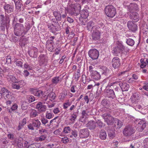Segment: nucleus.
<instances>
[{
  "label": "nucleus",
  "mask_w": 148,
  "mask_h": 148,
  "mask_svg": "<svg viewBox=\"0 0 148 148\" xmlns=\"http://www.w3.org/2000/svg\"><path fill=\"white\" fill-rule=\"evenodd\" d=\"M50 40H47L46 42V47H48V46L49 45H52L53 43V42H51L50 41Z\"/></svg>",
  "instance_id": "338daca9"
},
{
  "label": "nucleus",
  "mask_w": 148,
  "mask_h": 148,
  "mask_svg": "<svg viewBox=\"0 0 148 148\" xmlns=\"http://www.w3.org/2000/svg\"><path fill=\"white\" fill-rule=\"evenodd\" d=\"M115 123H116L117 125L118 126V127L120 128L122 125L123 123L122 122L118 119H115Z\"/></svg>",
  "instance_id": "58836bf2"
},
{
  "label": "nucleus",
  "mask_w": 148,
  "mask_h": 148,
  "mask_svg": "<svg viewBox=\"0 0 148 148\" xmlns=\"http://www.w3.org/2000/svg\"><path fill=\"white\" fill-rule=\"evenodd\" d=\"M99 27L97 26H93L92 27V40L96 41L100 39L101 32L99 30Z\"/></svg>",
  "instance_id": "20e7f679"
},
{
  "label": "nucleus",
  "mask_w": 148,
  "mask_h": 148,
  "mask_svg": "<svg viewBox=\"0 0 148 148\" xmlns=\"http://www.w3.org/2000/svg\"><path fill=\"white\" fill-rule=\"evenodd\" d=\"M25 125L23 123H22L20 121L19 123V125L18 126V130H19L22 129L23 128V127Z\"/></svg>",
  "instance_id": "603ef678"
},
{
  "label": "nucleus",
  "mask_w": 148,
  "mask_h": 148,
  "mask_svg": "<svg viewBox=\"0 0 148 148\" xmlns=\"http://www.w3.org/2000/svg\"><path fill=\"white\" fill-rule=\"evenodd\" d=\"M31 91L32 93L36 96L40 97L42 95L43 92L41 90L32 89V90Z\"/></svg>",
  "instance_id": "bb28decb"
},
{
  "label": "nucleus",
  "mask_w": 148,
  "mask_h": 148,
  "mask_svg": "<svg viewBox=\"0 0 148 148\" xmlns=\"http://www.w3.org/2000/svg\"><path fill=\"white\" fill-rule=\"evenodd\" d=\"M47 135L44 134L41 135L39 137H38L36 139V141H42L45 140L47 138Z\"/></svg>",
  "instance_id": "473e14b6"
},
{
  "label": "nucleus",
  "mask_w": 148,
  "mask_h": 148,
  "mask_svg": "<svg viewBox=\"0 0 148 148\" xmlns=\"http://www.w3.org/2000/svg\"><path fill=\"white\" fill-rule=\"evenodd\" d=\"M130 15V17L132 21L134 22H138L139 19V16L138 14L136 12H131L130 11L128 13Z\"/></svg>",
  "instance_id": "ddd939ff"
},
{
  "label": "nucleus",
  "mask_w": 148,
  "mask_h": 148,
  "mask_svg": "<svg viewBox=\"0 0 148 148\" xmlns=\"http://www.w3.org/2000/svg\"><path fill=\"white\" fill-rule=\"evenodd\" d=\"M125 47L122 43L119 42H118L116 46L113 48L112 53L116 56H118L119 54L123 53V51Z\"/></svg>",
  "instance_id": "39448f33"
},
{
  "label": "nucleus",
  "mask_w": 148,
  "mask_h": 148,
  "mask_svg": "<svg viewBox=\"0 0 148 148\" xmlns=\"http://www.w3.org/2000/svg\"><path fill=\"white\" fill-rule=\"evenodd\" d=\"M46 108V106L42 104V103L40 102H38L36 106V108L40 112L45 111Z\"/></svg>",
  "instance_id": "a211bd4d"
},
{
  "label": "nucleus",
  "mask_w": 148,
  "mask_h": 148,
  "mask_svg": "<svg viewBox=\"0 0 148 148\" xmlns=\"http://www.w3.org/2000/svg\"><path fill=\"white\" fill-rule=\"evenodd\" d=\"M95 122L98 127L100 128H101L105 126V124L100 120H97Z\"/></svg>",
  "instance_id": "c756f323"
},
{
  "label": "nucleus",
  "mask_w": 148,
  "mask_h": 148,
  "mask_svg": "<svg viewBox=\"0 0 148 148\" xmlns=\"http://www.w3.org/2000/svg\"><path fill=\"white\" fill-rule=\"evenodd\" d=\"M90 0H81L82 4H88L90 1Z\"/></svg>",
  "instance_id": "e2e57ef3"
},
{
  "label": "nucleus",
  "mask_w": 148,
  "mask_h": 148,
  "mask_svg": "<svg viewBox=\"0 0 148 148\" xmlns=\"http://www.w3.org/2000/svg\"><path fill=\"white\" fill-rule=\"evenodd\" d=\"M99 138L102 140L106 139L107 134L106 132L104 130H101L99 131Z\"/></svg>",
  "instance_id": "a878e982"
},
{
  "label": "nucleus",
  "mask_w": 148,
  "mask_h": 148,
  "mask_svg": "<svg viewBox=\"0 0 148 148\" xmlns=\"http://www.w3.org/2000/svg\"><path fill=\"white\" fill-rule=\"evenodd\" d=\"M11 61V56L9 55L7 56L6 63L7 64L10 63Z\"/></svg>",
  "instance_id": "3c124183"
},
{
  "label": "nucleus",
  "mask_w": 148,
  "mask_h": 148,
  "mask_svg": "<svg viewBox=\"0 0 148 148\" xmlns=\"http://www.w3.org/2000/svg\"><path fill=\"white\" fill-rule=\"evenodd\" d=\"M3 8L5 15L9 14L13 12L14 10V6L13 5L7 4L6 3L4 5Z\"/></svg>",
  "instance_id": "f8f14e48"
},
{
  "label": "nucleus",
  "mask_w": 148,
  "mask_h": 148,
  "mask_svg": "<svg viewBox=\"0 0 148 148\" xmlns=\"http://www.w3.org/2000/svg\"><path fill=\"white\" fill-rule=\"evenodd\" d=\"M119 85L123 91H127L130 87L129 84L125 82H121L119 84Z\"/></svg>",
  "instance_id": "412c9836"
},
{
  "label": "nucleus",
  "mask_w": 148,
  "mask_h": 148,
  "mask_svg": "<svg viewBox=\"0 0 148 148\" xmlns=\"http://www.w3.org/2000/svg\"><path fill=\"white\" fill-rule=\"evenodd\" d=\"M41 121L42 124L45 125L48 122V120L44 117L41 118Z\"/></svg>",
  "instance_id": "de8ad7c7"
},
{
  "label": "nucleus",
  "mask_w": 148,
  "mask_h": 148,
  "mask_svg": "<svg viewBox=\"0 0 148 148\" xmlns=\"http://www.w3.org/2000/svg\"><path fill=\"white\" fill-rule=\"evenodd\" d=\"M52 25L54 27V29L56 31H58L60 30V26L59 23L55 24V25L52 24Z\"/></svg>",
  "instance_id": "ea45409f"
},
{
  "label": "nucleus",
  "mask_w": 148,
  "mask_h": 148,
  "mask_svg": "<svg viewBox=\"0 0 148 148\" xmlns=\"http://www.w3.org/2000/svg\"><path fill=\"white\" fill-rule=\"evenodd\" d=\"M39 146L38 143H35L31 144L29 146V147L31 148H39Z\"/></svg>",
  "instance_id": "a18cd8bd"
},
{
  "label": "nucleus",
  "mask_w": 148,
  "mask_h": 148,
  "mask_svg": "<svg viewBox=\"0 0 148 148\" xmlns=\"http://www.w3.org/2000/svg\"><path fill=\"white\" fill-rule=\"evenodd\" d=\"M72 135L70 136V137H72L73 136L75 137L76 138L78 136L77 132L75 130H72Z\"/></svg>",
  "instance_id": "79ce46f5"
},
{
  "label": "nucleus",
  "mask_w": 148,
  "mask_h": 148,
  "mask_svg": "<svg viewBox=\"0 0 148 148\" xmlns=\"http://www.w3.org/2000/svg\"><path fill=\"white\" fill-rule=\"evenodd\" d=\"M95 66L94 65H92L89 66V71L91 73V74H92V73H94V72L96 71L94 70L95 69Z\"/></svg>",
  "instance_id": "37998d69"
},
{
  "label": "nucleus",
  "mask_w": 148,
  "mask_h": 148,
  "mask_svg": "<svg viewBox=\"0 0 148 148\" xmlns=\"http://www.w3.org/2000/svg\"><path fill=\"white\" fill-rule=\"evenodd\" d=\"M29 29L25 30L23 25L19 23H16L14 28V33L15 35L20 36L23 34L25 35L28 30Z\"/></svg>",
  "instance_id": "f03ea898"
},
{
  "label": "nucleus",
  "mask_w": 148,
  "mask_h": 148,
  "mask_svg": "<svg viewBox=\"0 0 148 148\" xmlns=\"http://www.w3.org/2000/svg\"><path fill=\"white\" fill-rule=\"evenodd\" d=\"M135 132V130L131 124L126 125L124 129L123 132L125 136H130Z\"/></svg>",
  "instance_id": "423d86ee"
},
{
  "label": "nucleus",
  "mask_w": 148,
  "mask_h": 148,
  "mask_svg": "<svg viewBox=\"0 0 148 148\" xmlns=\"http://www.w3.org/2000/svg\"><path fill=\"white\" fill-rule=\"evenodd\" d=\"M79 132V136L81 138H86L90 135L89 131L88 128L81 129Z\"/></svg>",
  "instance_id": "9b49d317"
},
{
  "label": "nucleus",
  "mask_w": 148,
  "mask_h": 148,
  "mask_svg": "<svg viewBox=\"0 0 148 148\" xmlns=\"http://www.w3.org/2000/svg\"><path fill=\"white\" fill-rule=\"evenodd\" d=\"M92 22H89L87 24V29L89 30L90 28L92 27Z\"/></svg>",
  "instance_id": "864d4df0"
},
{
  "label": "nucleus",
  "mask_w": 148,
  "mask_h": 148,
  "mask_svg": "<svg viewBox=\"0 0 148 148\" xmlns=\"http://www.w3.org/2000/svg\"><path fill=\"white\" fill-rule=\"evenodd\" d=\"M105 122H106L108 125H112L113 124L115 121V119L110 114L108 113H105L102 115Z\"/></svg>",
  "instance_id": "0eeeda50"
},
{
  "label": "nucleus",
  "mask_w": 148,
  "mask_h": 148,
  "mask_svg": "<svg viewBox=\"0 0 148 148\" xmlns=\"http://www.w3.org/2000/svg\"><path fill=\"white\" fill-rule=\"evenodd\" d=\"M140 120L138 123V126L139 127V130L141 132L143 131L146 126V122L145 120Z\"/></svg>",
  "instance_id": "aec40b11"
},
{
  "label": "nucleus",
  "mask_w": 148,
  "mask_h": 148,
  "mask_svg": "<svg viewBox=\"0 0 148 148\" xmlns=\"http://www.w3.org/2000/svg\"><path fill=\"white\" fill-rule=\"evenodd\" d=\"M61 81V79L59 77H54L52 80L53 84H57L59 81Z\"/></svg>",
  "instance_id": "7c9ffc66"
},
{
  "label": "nucleus",
  "mask_w": 148,
  "mask_h": 148,
  "mask_svg": "<svg viewBox=\"0 0 148 148\" xmlns=\"http://www.w3.org/2000/svg\"><path fill=\"white\" fill-rule=\"evenodd\" d=\"M139 94L138 93H135L131 96V99L132 102L133 103H135L138 100Z\"/></svg>",
  "instance_id": "393cba45"
},
{
  "label": "nucleus",
  "mask_w": 148,
  "mask_h": 148,
  "mask_svg": "<svg viewBox=\"0 0 148 148\" xmlns=\"http://www.w3.org/2000/svg\"><path fill=\"white\" fill-rule=\"evenodd\" d=\"M49 96L51 99L53 100L55 99L56 95L54 93L52 92L50 94Z\"/></svg>",
  "instance_id": "4d7b16f0"
},
{
  "label": "nucleus",
  "mask_w": 148,
  "mask_h": 148,
  "mask_svg": "<svg viewBox=\"0 0 148 148\" xmlns=\"http://www.w3.org/2000/svg\"><path fill=\"white\" fill-rule=\"evenodd\" d=\"M81 5L79 4H77L76 6H74L73 7L71 8V14L72 15H74L75 16H76L77 17V18L79 19L80 23H79L82 25H85L87 22L86 18H80L79 16V15L80 12V10L81 9Z\"/></svg>",
  "instance_id": "f257e3e1"
},
{
  "label": "nucleus",
  "mask_w": 148,
  "mask_h": 148,
  "mask_svg": "<svg viewBox=\"0 0 148 148\" xmlns=\"http://www.w3.org/2000/svg\"><path fill=\"white\" fill-rule=\"evenodd\" d=\"M91 75L92 77L95 80H99L101 77L100 74L97 71L94 72V73H92Z\"/></svg>",
  "instance_id": "cd10ccee"
},
{
  "label": "nucleus",
  "mask_w": 148,
  "mask_h": 148,
  "mask_svg": "<svg viewBox=\"0 0 148 148\" xmlns=\"http://www.w3.org/2000/svg\"><path fill=\"white\" fill-rule=\"evenodd\" d=\"M14 62L15 63L16 66L21 68H23V66L22 65L23 63L21 61L17 60L16 61H15Z\"/></svg>",
  "instance_id": "e433bc0d"
},
{
  "label": "nucleus",
  "mask_w": 148,
  "mask_h": 148,
  "mask_svg": "<svg viewBox=\"0 0 148 148\" xmlns=\"http://www.w3.org/2000/svg\"><path fill=\"white\" fill-rule=\"evenodd\" d=\"M71 104V103L69 101V100H68L67 101L64 103L63 104V108L64 109H66L68 106H70Z\"/></svg>",
  "instance_id": "49530a36"
},
{
  "label": "nucleus",
  "mask_w": 148,
  "mask_h": 148,
  "mask_svg": "<svg viewBox=\"0 0 148 148\" xmlns=\"http://www.w3.org/2000/svg\"><path fill=\"white\" fill-rule=\"evenodd\" d=\"M41 124V122L38 119H34L32 121V123L28 125V127L29 130H34V127L39 128Z\"/></svg>",
  "instance_id": "1a4fd4ad"
},
{
  "label": "nucleus",
  "mask_w": 148,
  "mask_h": 148,
  "mask_svg": "<svg viewBox=\"0 0 148 148\" xmlns=\"http://www.w3.org/2000/svg\"><path fill=\"white\" fill-rule=\"evenodd\" d=\"M27 99L29 103L32 102L35 100L34 97L32 95L29 96L27 97Z\"/></svg>",
  "instance_id": "4c0bfd02"
},
{
  "label": "nucleus",
  "mask_w": 148,
  "mask_h": 148,
  "mask_svg": "<svg viewBox=\"0 0 148 148\" xmlns=\"http://www.w3.org/2000/svg\"><path fill=\"white\" fill-rule=\"evenodd\" d=\"M126 42L128 45L131 46H133L135 43L134 40L133 39L130 38L127 39Z\"/></svg>",
  "instance_id": "2f4dec72"
},
{
  "label": "nucleus",
  "mask_w": 148,
  "mask_h": 148,
  "mask_svg": "<svg viewBox=\"0 0 148 148\" xmlns=\"http://www.w3.org/2000/svg\"><path fill=\"white\" fill-rule=\"evenodd\" d=\"M67 95V93H62L60 94V99H61L63 100L65 97Z\"/></svg>",
  "instance_id": "5fc2aeb1"
},
{
  "label": "nucleus",
  "mask_w": 148,
  "mask_h": 148,
  "mask_svg": "<svg viewBox=\"0 0 148 148\" xmlns=\"http://www.w3.org/2000/svg\"><path fill=\"white\" fill-rule=\"evenodd\" d=\"M53 111L54 113L55 114H57L60 112V110H59V108H54Z\"/></svg>",
  "instance_id": "13d9d810"
},
{
  "label": "nucleus",
  "mask_w": 148,
  "mask_h": 148,
  "mask_svg": "<svg viewBox=\"0 0 148 148\" xmlns=\"http://www.w3.org/2000/svg\"><path fill=\"white\" fill-rule=\"evenodd\" d=\"M8 138L10 140H12L14 139V135L12 134H9L7 135Z\"/></svg>",
  "instance_id": "bf43d9fd"
},
{
  "label": "nucleus",
  "mask_w": 148,
  "mask_h": 148,
  "mask_svg": "<svg viewBox=\"0 0 148 148\" xmlns=\"http://www.w3.org/2000/svg\"><path fill=\"white\" fill-rule=\"evenodd\" d=\"M87 127L90 130H94L96 127V122L94 121H90L86 124Z\"/></svg>",
  "instance_id": "6ab92c4d"
},
{
  "label": "nucleus",
  "mask_w": 148,
  "mask_h": 148,
  "mask_svg": "<svg viewBox=\"0 0 148 148\" xmlns=\"http://www.w3.org/2000/svg\"><path fill=\"white\" fill-rule=\"evenodd\" d=\"M53 116V114L52 113H49L47 111L46 114V116L47 118L48 119H51L52 118Z\"/></svg>",
  "instance_id": "c03bdc74"
},
{
  "label": "nucleus",
  "mask_w": 148,
  "mask_h": 148,
  "mask_svg": "<svg viewBox=\"0 0 148 148\" xmlns=\"http://www.w3.org/2000/svg\"><path fill=\"white\" fill-rule=\"evenodd\" d=\"M53 14L55 18L58 21H60L62 20V15L60 12L58 11H55L53 12Z\"/></svg>",
  "instance_id": "b1692460"
},
{
  "label": "nucleus",
  "mask_w": 148,
  "mask_h": 148,
  "mask_svg": "<svg viewBox=\"0 0 148 148\" xmlns=\"http://www.w3.org/2000/svg\"><path fill=\"white\" fill-rule=\"evenodd\" d=\"M74 76L75 79H76L77 80H78L80 76V74L75 73Z\"/></svg>",
  "instance_id": "052dcab7"
},
{
  "label": "nucleus",
  "mask_w": 148,
  "mask_h": 148,
  "mask_svg": "<svg viewBox=\"0 0 148 148\" xmlns=\"http://www.w3.org/2000/svg\"><path fill=\"white\" fill-rule=\"evenodd\" d=\"M71 129L69 126L65 127L64 128L62 132L64 133L68 134L71 132Z\"/></svg>",
  "instance_id": "c9c22d12"
},
{
  "label": "nucleus",
  "mask_w": 148,
  "mask_h": 148,
  "mask_svg": "<svg viewBox=\"0 0 148 148\" xmlns=\"http://www.w3.org/2000/svg\"><path fill=\"white\" fill-rule=\"evenodd\" d=\"M106 93L109 98H111L113 99L116 97L114 92L113 90L108 89L106 90Z\"/></svg>",
  "instance_id": "4be33fe9"
},
{
  "label": "nucleus",
  "mask_w": 148,
  "mask_h": 148,
  "mask_svg": "<svg viewBox=\"0 0 148 148\" xmlns=\"http://www.w3.org/2000/svg\"><path fill=\"white\" fill-rule=\"evenodd\" d=\"M99 72L102 75H105L108 77L111 76L112 74L111 71L104 66H100Z\"/></svg>",
  "instance_id": "6e6552de"
},
{
  "label": "nucleus",
  "mask_w": 148,
  "mask_h": 148,
  "mask_svg": "<svg viewBox=\"0 0 148 148\" xmlns=\"http://www.w3.org/2000/svg\"><path fill=\"white\" fill-rule=\"evenodd\" d=\"M28 40V39L26 38H23L22 40V45L23 46H24L26 43L27 41Z\"/></svg>",
  "instance_id": "8fccbe9b"
},
{
  "label": "nucleus",
  "mask_w": 148,
  "mask_h": 148,
  "mask_svg": "<svg viewBox=\"0 0 148 148\" xmlns=\"http://www.w3.org/2000/svg\"><path fill=\"white\" fill-rule=\"evenodd\" d=\"M21 82H15L13 83L12 84V87L13 88L16 89H19L20 88V85L21 84Z\"/></svg>",
  "instance_id": "c85d7f7f"
},
{
  "label": "nucleus",
  "mask_w": 148,
  "mask_h": 148,
  "mask_svg": "<svg viewBox=\"0 0 148 148\" xmlns=\"http://www.w3.org/2000/svg\"><path fill=\"white\" fill-rule=\"evenodd\" d=\"M12 95V94L11 92L8 91L7 93L4 94L3 96L4 97H5L7 98L10 99Z\"/></svg>",
  "instance_id": "a19ab883"
},
{
  "label": "nucleus",
  "mask_w": 148,
  "mask_h": 148,
  "mask_svg": "<svg viewBox=\"0 0 148 148\" xmlns=\"http://www.w3.org/2000/svg\"><path fill=\"white\" fill-rule=\"evenodd\" d=\"M82 118H84V117H86V116L87 115L86 111L85 110H83L82 112Z\"/></svg>",
  "instance_id": "680f3d73"
},
{
  "label": "nucleus",
  "mask_w": 148,
  "mask_h": 148,
  "mask_svg": "<svg viewBox=\"0 0 148 148\" xmlns=\"http://www.w3.org/2000/svg\"><path fill=\"white\" fill-rule=\"evenodd\" d=\"M118 101L120 103H123L124 101V99L123 97H119L118 99Z\"/></svg>",
  "instance_id": "6e6d98bb"
},
{
  "label": "nucleus",
  "mask_w": 148,
  "mask_h": 148,
  "mask_svg": "<svg viewBox=\"0 0 148 148\" xmlns=\"http://www.w3.org/2000/svg\"><path fill=\"white\" fill-rule=\"evenodd\" d=\"M77 117L75 114H73L71 116V118L70 119V120L71 121H75V119Z\"/></svg>",
  "instance_id": "0e129e2a"
},
{
  "label": "nucleus",
  "mask_w": 148,
  "mask_h": 148,
  "mask_svg": "<svg viewBox=\"0 0 148 148\" xmlns=\"http://www.w3.org/2000/svg\"><path fill=\"white\" fill-rule=\"evenodd\" d=\"M37 111L34 109H32L30 113V116L31 118H34L38 116Z\"/></svg>",
  "instance_id": "f704fd0d"
},
{
  "label": "nucleus",
  "mask_w": 148,
  "mask_h": 148,
  "mask_svg": "<svg viewBox=\"0 0 148 148\" xmlns=\"http://www.w3.org/2000/svg\"><path fill=\"white\" fill-rule=\"evenodd\" d=\"M135 109L139 111V110L142 109V107L140 105H137L136 106Z\"/></svg>",
  "instance_id": "774afa93"
},
{
  "label": "nucleus",
  "mask_w": 148,
  "mask_h": 148,
  "mask_svg": "<svg viewBox=\"0 0 148 148\" xmlns=\"http://www.w3.org/2000/svg\"><path fill=\"white\" fill-rule=\"evenodd\" d=\"M127 26L129 29L132 32H135L137 29V26L132 21H128Z\"/></svg>",
  "instance_id": "2eb2a0df"
},
{
  "label": "nucleus",
  "mask_w": 148,
  "mask_h": 148,
  "mask_svg": "<svg viewBox=\"0 0 148 148\" xmlns=\"http://www.w3.org/2000/svg\"><path fill=\"white\" fill-rule=\"evenodd\" d=\"M0 140L1 143L4 145H6L8 143V141L7 140V138H2Z\"/></svg>",
  "instance_id": "09e8293b"
},
{
  "label": "nucleus",
  "mask_w": 148,
  "mask_h": 148,
  "mask_svg": "<svg viewBox=\"0 0 148 148\" xmlns=\"http://www.w3.org/2000/svg\"><path fill=\"white\" fill-rule=\"evenodd\" d=\"M112 67L115 69L119 68L120 66V59L118 57L114 58L112 60Z\"/></svg>",
  "instance_id": "4468645a"
},
{
  "label": "nucleus",
  "mask_w": 148,
  "mask_h": 148,
  "mask_svg": "<svg viewBox=\"0 0 148 148\" xmlns=\"http://www.w3.org/2000/svg\"><path fill=\"white\" fill-rule=\"evenodd\" d=\"M62 130L61 128H59L55 130L53 132V134L56 135H59L61 136H64V135L63 134V133L61 132Z\"/></svg>",
  "instance_id": "72a5a7b5"
},
{
  "label": "nucleus",
  "mask_w": 148,
  "mask_h": 148,
  "mask_svg": "<svg viewBox=\"0 0 148 148\" xmlns=\"http://www.w3.org/2000/svg\"><path fill=\"white\" fill-rule=\"evenodd\" d=\"M28 53L31 57L36 58L38 56V49L34 47L28 51Z\"/></svg>",
  "instance_id": "dca6fc26"
},
{
  "label": "nucleus",
  "mask_w": 148,
  "mask_h": 148,
  "mask_svg": "<svg viewBox=\"0 0 148 148\" xmlns=\"http://www.w3.org/2000/svg\"><path fill=\"white\" fill-rule=\"evenodd\" d=\"M105 12L106 15L109 17L113 18L116 13L115 8L112 5H108L105 8Z\"/></svg>",
  "instance_id": "7ed1b4c3"
},
{
  "label": "nucleus",
  "mask_w": 148,
  "mask_h": 148,
  "mask_svg": "<svg viewBox=\"0 0 148 148\" xmlns=\"http://www.w3.org/2000/svg\"><path fill=\"white\" fill-rule=\"evenodd\" d=\"M88 15L89 12L88 10H84L81 11L80 15H78V16H79L80 18H86Z\"/></svg>",
  "instance_id": "5701e85b"
},
{
  "label": "nucleus",
  "mask_w": 148,
  "mask_h": 148,
  "mask_svg": "<svg viewBox=\"0 0 148 148\" xmlns=\"http://www.w3.org/2000/svg\"><path fill=\"white\" fill-rule=\"evenodd\" d=\"M88 55L89 57L93 60L98 59L99 56V51L95 49H90L88 52Z\"/></svg>",
  "instance_id": "9d476101"
},
{
  "label": "nucleus",
  "mask_w": 148,
  "mask_h": 148,
  "mask_svg": "<svg viewBox=\"0 0 148 148\" xmlns=\"http://www.w3.org/2000/svg\"><path fill=\"white\" fill-rule=\"evenodd\" d=\"M107 128L108 136L111 138H113L115 136V130L114 128L110 127H107Z\"/></svg>",
  "instance_id": "f3484780"
},
{
  "label": "nucleus",
  "mask_w": 148,
  "mask_h": 148,
  "mask_svg": "<svg viewBox=\"0 0 148 148\" xmlns=\"http://www.w3.org/2000/svg\"><path fill=\"white\" fill-rule=\"evenodd\" d=\"M5 20H6V23H9L10 21V20L9 18V16L8 14L5 15Z\"/></svg>",
  "instance_id": "69168bd1"
}]
</instances>
